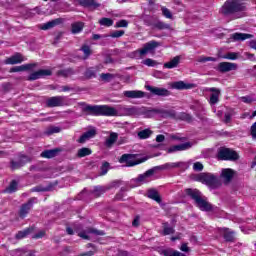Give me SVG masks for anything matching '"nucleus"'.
Masks as SVG:
<instances>
[{
    "instance_id": "obj_1",
    "label": "nucleus",
    "mask_w": 256,
    "mask_h": 256,
    "mask_svg": "<svg viewBox=\"0 0 256 256\" xmlns=\"http://www.w3.org/2000/svg\"><path fill=\"white\" fill-rule=\"evenodd\" d=\"M83 113L94 117H139L145 113V108L137 106H121L116 108L109 105H89L83 104Z\"/></svg>"
},
{
    "instance_id": "obj_2",
    "label": "nucleus",
    "mask_w": 256,
    "mask_h": 256,
    "mask_svg": "<svg viewBox=\"0 0 256 256\" xmlns=\"http://www.w3.org/2000/svg\"><path fill=\"white\" fill-rule=\"evenodd\" d=\"M245 11H247V6L245 3L239 0L226 1L222 6L220 13L224 17H232V19H241L245 17Z\"/></svg>"
},
{
    "instance_id": "obj_3",
    "label": "nucleus",
    "mask_w": 256,
    "mask_h": 256,
    "mask_svg": "<svg viewBox=\"0 0 256 256\" xmlns=\"http://www.w3.org/2000/svg\"><path fill=\"white\" fill-rule=\"evenodd\" d=\"M183 165H185V163L183 162H170L163 164L162 166H156L154 168L149 169L144 174H140L136 181L138 184L149 183V181H151L152 176L155 175V171L159 169H176L177 167H183Z\"/></svg>"
},
{
    "instance_id": "obj_4",
    "label": "nucleus",
    "mask_w": 256,
    "mask_h": 256,
    "mask_svg": "<svg viewBox=\"0 0 256 256\" xmlns=\"http://www.w3.org/2000/svg\"><path fill=\"white\" fill-rule=\"evenodd\" d=\"M187 195L193 199L201 211H213V205L209 203L197 189H187Z\"/></svg>"
},
{
    "instance_id": "obj_5",
    "label": "nucleus",
    "mask_w": 256,
    "mask_h": 256,
    "mask_svg": "<svg viewBox=\"0 0 256 256\" xmlns=\"http://www.w3.org/2000/svg\"><path fill=\"white\" fill-rule=\"evenodd\" d=\"M159 47V42L152 40L150 42H147L144 44L142 49L136 50L131 54V57L133 59H141L143 55H147V53L151 51H155Z\"/></svg>"
},
{
    "instance_id": "obj_6",
    "label": "nucleus",
    "mask_w": 256,
    "mask_h": 256,
    "mask_svg": "<svg viewBox=\"0 0 256 256\" xmlns=\"http://www.w3.org/2000/svg\"><path fill=\"white\" fill-rule=\"evenodd\" d=\"M74 230L76 231V233H78V237H81V239H91L92 235H105V232L103 231H99V230H95L93 228H86L85 230L81 229V226H75Z\"/></svg>"
},
{
    "instance_id": "obj_7",
    "label": "nucleus",
    "mask_w": 256,
    "mask_h": 256,
    "mask_svg": "<svg viewBox=\"0 0 256 256\" xmlns=\"http://www.w3.org/2000/svg\"><path fill=\"white\" fill-rule=\"evenodd\" d=\"M218 159L221 161H237L239 154L229 148H221L218 151Z\"/></svg>"
},
{
    "instance_id": "obj_8",
    "label": "nucleus",
    "mask_w": 256,
    "mask_h": 256,
    "mask_svg": "<svg viewBox=\"0 0 256 256\" xmlns=\"http://www.w3.org/2000/svg\"><path fill=\"white\" fill-rule=\"evenodd\" d=\"M202 183H205V185H208V187H211L212 189H217L219 185H221V182L219 181V177H217L215 174H203L201 176Z\"/></svg>"
},
{
    "instance_id": "obj_9",
    "label": "nucleus",
    "mask_w": 256,
    "mask_h": 256,
    "mask_svg": "<svg viewBox=\"0 0 256 256\" xmlns=\"http://www.w3.org/2000/svg\"><path fill=\"white\" fill-rule=\"evenodd\" d=\"M47 107H63L67 105V97L65 96H53L46 100Z\"/></svg>"
},
{
    "instance_id": "obj_10",
    "label": "nucleus",
    "mask_w": 256,
    "mask_h": 256,
    "mask_svg": "<svg viewBox=\"0 0 256 256\" xmlns=\"http://www.w3.org/2000/svg\"><path fill=\"white\" fill-rule=\"evenodd\" d=\"M35 203H37V198H31L28 202L23 204L19 210V217H21V219H25V217L29 215V211L33 209V205H35Z\"/></svg>"
},
{
    "instance_id": "obj_11",
    "label": "nucleus",
    "mask_w": 256,
    "mask_h": 256,
    "mask_svg": "<svg viewBox=\"0 0 256 256\" xmlns=\"http://www.w3.org/2000/svg\"><path fill=\"white\" fill-rule=\"evenodd\" d=\"M31 159L29 156L21 155L18 158L11 160L10 162V168L12 171H15L16 169H21L26 163H29Z\"/></svg>"
},
{
    "instance_id": "obj_12",
    "label": "nucleus",
    "mask_w": 256,
    "mask_h": 256,
    "mask_svg": "<svg viewBox=\"0 0 256 256\" xmlns=\"http://www.w3.org/2000/svg\"><path fill=\"white\" fill-rule=\"evenodd\" d=\"M52 75V72L50 69H40L36 72H33L29 75L28 81H37V79H41L43 77H49Z\"/></svg>"
},
{
    "instance_id": "obj_13",
    "label": "nucleus",
    "mask_w": 256,
    "mask_h": 256,
    "mask_svg": "<svg viewBox=\"0 0 256 256\" xmlns=\"http://www.w3.org/2000/svg\"><path fill=\"white\" fill-rule=\"evenodd\" d=\"M147 91H150L153 95H157L158 97H169L171 92L166 88H159L153 86H146Z\"/></svg>"
},
{
    "instance_id": "obj_14",
    "label": "nucleus",
    "mask_w": 256,
    "mask_h": 256,
    "mask_svg": "<svg viewBox=\"0 0 256 256\" xmlns=\"http://www.w3.org/2000/svg\"><path fill=\"white\" fill-rule=\"evenodd\" d=\"M220 73H229V71H237V64L233 62H221L218 64Z\"/></svg>"
},
{
    "instance_id": "obj_15",
    "label": "nucleus",
    "mask_w": 256,
    "mask_h": 256,
    "mask_svg": "<svg viewBox=\"0 0 256 256\" xmlns=\"http://www.w3.org/2000/svg\"><path fill=\"white\" fill-rule=\"evenodd\" d=\"M123 95L128 99H143V97H145V92L141 90H127L123 92Z\"/></svg>"
},
{
    "instance_id": "obj_16",
    "label": "nucleus",
    "mask_w": 256,
    "mask_h": 256,
    "mask_svg": "<svg viewBox=\"0 0 256 256\" xmlns=\"http://www.w3.org/2000/svg\"><path fill=\"white\" fill-rule=\"evenodd\" d=\"M220 235H222L225 241L233 242L235 241V232L229 228H219L218 229Z\"/></svg>"
},
{
    "instance_id": "obj_17",
    "label": "nucleus",
    "mask_w": 256,
    "mask_h": 256,
    "mask_svg": "<svg viewBox=\"0 0 256 256\" xmlns=\"http://www.w3.org/2000/svg\"><path fill=\"white\" fill-rule=\"evenodd\" d=\"M191 147H193V144H191L190 142L173 145L170 148H168V153H177V151H187V149H191Z\"/></svg>"
},
{
    "instance_id": "obj_18",
    "label": "nucleus",
    "mask_w": 256,
    "mask_h": 256,
    "mask_svg": "<svg viewBox=\"0 0 256 256\" xmlns=\"http://www.w3.org/2000/svg\"><path fill=\"white\" fill-rule=\"evenodd\" d=\"M132 154H124L120 157L119 163H125L127 167H135V165H139V162L133 160Z\"/></svg>"
},
{
    "instance_id": "obj_19",
    "label": "nucleus",
    "mask_w": 256,
    "mask_h": 256,
    "mask_svg": "<svg viewBox=\"0 0 256 256\" xmlns=\"http://www.w3.org/2000/svg\"><path fill=\"white\" fill-rule=\"evenodd\" d=\"M101 69H103V64H99L95 67L88 68L84 75H85L86 79H93V78L97 77V73H99V71H101Z\"/></svg>"
},
{
    "instance_id": "obj_20",
    "label": "nucleus",
    "mask_w": 256,
    "mask_h": 256,
    "mask_svg": "<svg viewBox=\"0 0 256 256\" xmlns=\"http://www.w3.org/2000/svg\"><path fill=\"white\" fill-rule=\"evenodd\" d=\"M209 91L212 93L209 100L210 105H217V103H219V95H221V90L217 88H210Z\"/></svg>"
},
{
    "instance_id": "obj_21",
    "label": "nucleus",
    "mask_w": 256,
    "mask_h": 256,
    "mask_svg": "<svg viewBox=\"0 0 256 256\" xmlns=\"http://www.w3.org/2000/svg\"><path fill=\"white\" fill-rule=\"evenodd\" d=\"M6 65H17V63H23V56L19 53L7 58L5 60Z\"/></svg>"
},
{
    "instance_id": "obj_22",
    "label": "nucleus",
    "mask_w": 256,
    "mask_h": 256,
    "mask_svg": "<svg viewBox=\"0 0 256 256\" xmlns=\"http://www.w3.org/2000/svg\"><path fill=\"white\" fill-rule=\"evenodd\" d=\"M231 39H233V41H246V39H253V35L236 32L231 35Z\"/></svg>"
},
{
    "instance_id": "obj_23",
    "label": "nucleus",
    "mask_w": 256,
    "mask_h": 256,
    "mask_svg": "<svg viewBox=\"0 0 256 256\" xmlns=\"http://www.w3.org/2000/svg\"><path fill=\"white\" fill-rule=\"evenodd\" d=\"M97 135V130L90 129L87 132H85L78 140L80 143H85V141H89V139H93Z\"/></svg>"
},
{
    "instance_id": "obj_24",
    "label": "nucleus",
    "mask_w": 256,
    "mask_h": 256,
    "mask_svg": "<svg viewBox=\"0 0 256 256\" xmlns=\"http://www.w3.org/2000/svg\"><path fill=\"white\" fill-rule=\"evenodd\" d=\"M235 175V172L231 168L223 169L221 172V177L224 179L225 183H229L231 179H233V176Z\"/></svg>"
},
{
    "instance_id": "obj_25",
    "label": "nucleus",
    "mask_w": 256,
    "mask_h": 256,
    "mask_svg": "<svg viewBox=\"0 0 256 256\" xmlns=\"http://www.w3.org/2000/svg\"><path fill=\"white\" fill-rule=\"evenodd\" d=\"M179 63H181V56H176L169 62H166L164 67L165 69H175V67H178Z\"/></svg>"
},
{
    "instance_id": "obj_26",
    "label": "nucleus",
    "mask_w": 256,
    "mask_h": 256,
    "mask_svg": "<svg viewBox=\"0 0 256 256\" xmlns=\"http://www.w3.org/2000/svg\"><path fill=\"white\" fill-rule=\"evenodd\" d=\"M35 66L36 64H26L22 66H15L10 69V73H19L21 71H29V69H33V67Z\"/></svg>"
},
{
    "instance_id": "obj_27",
    "label": "nucleus",
    "mask_w": 256,
    "mask_h": 256,
    "mask_svg": "<svg viewBox=\"0 0 256 256\" xmlns=\"http://www.w3.org/2000/svg\"><path fill=\"white\" fill-rule=\"evenodd\" d=\"M193 87L192 84H187L183 81H177L172 83V89H178L180 91H183V89H191Z\"/></svg>"
},
{
    "instance_id": "obj_28",
    "label": "nucleus",
    "mask_w": 256,
    "mask_h": 256,
    "mask_svg": "<svg viewBox=\"0 0 256 256\" xmlns=\"http://www.w3.org/2000/svg\"><path fill=\"white\" fill-rule=\"evenodd\" d=\"M147 197H149V199H153V201H156V203H161V196L155 189L148 190Z\"/></svg>"
},
{
    "instance_id": "obj_29",
    "label": "nucleus",
    "mask_w": 256,
    "mask_h": 256,
    "mask_svg": "<svg viewBox=\"0 0 256 256\" xmlns=\"http://www.w3.org/2000/svg\"><path fill=\"white\" fill-rule=\"evenodd\" d=\"M57 153H59V149L45 150L41 153V157L53 159V157H57Z\"/></svg>"
},
{
    "instance_id": "obj_30",
    "label": "nucleus",
    "mask_w": 256,
    "mask_h": 256,
    "mask_svg": "<svg viewBox=\"0 0 256 256\" xmlns=\"http://www.w3.org/2000/svg\"><path fill=\"white\" fill-rule=\"evenodd\" d=\"M79 3L82 7H89L91 9H97L99 7V4L95 0H79Z\"/></svg>"
},
{
    "instance_id": "obj_31",
    "label": "nucleus",
    "mask_w": 256,
    "mask_h": 256,
    "mask_svg": "<svg viewBox=\"0 0 256 256\" xmlns=\"http://www.w3.org/2000/svg\"><path fill=\"white\" fill-rule=\"evenodd\" d=\"M119 135L115 132H112L110 136L106 139L105 145L106 147H113L115 145V141H117V138Z\"/></svg>"
},
{
    "instance_id": "obj_32",
    "label": "nucleus",
    "mask_w": 256,
    "mask_h": 256,
    "mask_svg": "<svg viewBox=\"0 0 256 256\" xmlns=\"http://www.w3.org/2000/svg\"><path fill=\"white\" fill-rule=\"evenodd\" d=\"M220 57H221V59H228L229 61H237V59H239V57H241V54L239 52H229Z\"/></svg>"
},
{
    "instance_id": "obj_33",
    "label": "nucleus",
    "mask_w": 256,
    "mask_h": 256,
    "mask_svg": "<svg viewBox=\"0 0 256 256\" xmlns=\"http://www.w3.org/2000/svg\"><path fill=\"white\" fill-rule=\"evenodd\" d=\"M59 23H61V20L56 19V20H52L50 22H47L45 24L41 25V29L43 31H47V29H53V27H55L56 25H59Z\"/></svg>"
},
{
    "instance_id": "obj_34",
    "label": "nucleus",
    "mask_w": 256,
    "mask_h": 256,
    "mask_svg": "<svg viewBox=\"0 0 256 256\" xmlns=\"http://www.w3.org/2000/svg\"><path fill=\"white\" fill-rule=\"evenodd\" d=\"M162 255L164 256H187L186 254H183L177 250L173 249H165L162 251Z\"/></svg>"
},
{
    "instance_id": "obj_35",
    "label": "nucleus",
    "mask_w": 256,
    "mask_h": 256,
    "mask_svg": "<svg viewBox=\"0 0 256 256\" xmlns=\"http://www.w3.org/2000/svg\"><path fill=\"white\" fill-rule=\"evenodd\" d=\"M71 27V31L74 35L81 33L83 31V22H74Z\"/></svg>"
},
{
    "instance_id": "obj_36",
    "label": "nucleus",
    "mask_w": 256,
    "mask_h": 256,
    "mask_svg": "<svg viewBox=\"0 0 256 256\" xmlns=\"http://www.w3.org/2000/svg\"><path fill=\"white\" fill-rule=\"evenodd\" d=\"M153 28L163 31L164 29H171V25H169L163 21H157L156 23L153 24Z\"/></svg>"
},
{
    "instance_id": "obj_37",
    "label": "nucleus",
    "mask_w": 256,
    "mask_h": 256,
    "mask_svg": "<svg viewBox=\"0 0 256 256\" xmlns=\"http://www.w3.org/2000/svg\"><path fill=\"white\" fill-rule=\"evenodd\" d=\"M175 233V229L169 225V223H163V231L162 235H173Z\"/></svg>"
},
{
    "instance_id": "obj_38",
    "label": "nucleus",
    "mask_w": 256,
    "mask_h": 256,
    "mask_svg": "<svg viewBox=\"0 0 256 256\" xmlns=\"http://www.w3.org/2000/svg\"><path fill=\"white\" fill-rule=\"evenodd\" d=\"M91 153H93V151H91L89 148H80L77 151V157L81 159L83 157H88V155H91Z\"/></svg>"
},
{
    "instance_id": "obj_39",
    "label": "nucleus",
    "mask_w": 256,
    "mask_h": 256,
    "mask_svg": "<svg viewBox=\"0 0 256 256\" xmlns=\"http://www.w3.org/2000/svg\"><path fill=\"white\" fill-rule=\"evenodd\" d=\"M151 135H153V131H151V129H144L138 132V137L140 139H149Z\"/></svg>"
},
{
    "instance_id": "obj_40",
    "label": "nucleus",
    "mask_w": 256,
    "mask_h": 256,
    "mask_svg": "<svg viewBox=\"0 0 256 256\" xmlns=\"http://www.w3.org/2000/svg\"><path fill=\"white\" fill-rule=\"evenodd\" d=\"M105 187L103 186H95L94 189L92 190V195L95 197H101L103 193H105Z\"/></svg>"
},
{
    "instance_id": "obj_41",
    "label": "nucleus",
    "mask_w": 256,
    "mask_h": 256,
    "mask_svg": "<svg viewBox=\"0 0 256 256\" xmlns=\"http://www.w3.org/2000/svg\"><path fill=\"white\" fill-rule=\"evenodd\" d=\"M80 51H82L84 53V56L82 57V59H89V57L91 56V47L84 45L81 47Z\"/></svg>"
},
{
    "instance_id": "obj_42",
    "label": "nucleus",
    "mask_w": 256,
    "mask_h": 256,
    "mask_svg": "<svg viewBox=\"0 0 256 256\" xmlns=\"http://www.w3.org/2000/svg\"><path fill=\"white\" fill-rule=\"evenodd\" d=\"M99 24L102 27H112L113 19H111V18H102V19L99 20Z\"/></svg>"
},
{
    "instance_id": "obj_43",
    "label": "nucleus",
    "mask_w": 256,
    "mask_h": 256,
    "mask_svg": "<svg viewBox=\"0 0 256 256\" xmlns=\"http://www.w3.org/2000/svg\"><path fill=\"white\" fill-rule=\"evenodd\" d=\"M31 231H33V229H31V228H27L23 231H19L16 234V239H25V237H27V235H29V233H31Z\"/></svg>"
},
{
    "instance_id": "obj_44",
    "label": "nucleus",
    "mask_w": 256,
    "mask_h": 256,
    "mask_svg": "<svg viewBox=\"0 0 256 256\" xmlns=\"http://www.w3.org/2000/svg\"><path fill=\"white\" fill-rule=\"evenodd\" d=\"M17 181H12L10 185L5 189V193H15L17 191Z\"/></svg>"
},
{
    "instance_id": "obj_45",
    "label": "nucleus",
    "mask_w": 256,
    "mask_h": 256,
    "mask_svg": "<svg viewBox=\"0 0 256 256\" xmlns=\"http://www.w3.org/2000/svg\"><path fill=\"white\" fill-rule=\"evenodd\" d=\"M60 132H61V128L57 126H51L46 129L45 135H53L54 133H60Z\"/></svg>"
},
{
    "instance_id": "obj_46",
    "label": "nucleus",
    "mask_w": 256,
    "mask_h": 256,
    "mask_svg": "<svg viewBox=\"0 0 256 256\" xmlns=\"http://www.w3.org/2000/svg\"><path fill=\"white\" fill-rule=\"evenodd\" d=\"M143 65H146V67H157V65H159V63H157V61L151 59V58H147L145 60L142 61Z\"/></svg>"
},
{
    "instance_id": "obj_47",
    "label": "nucleus",
    "mask_w": 256,
    "mask_h": 256,
    "mask_svg": "<svg viewBox=\"0 0 256 256\" xmlns=\"http://www.w3.org/2000/svg\"><path fill=\"white\" fill-rule=\"evenodd\" d=\"M162 15L166 19H173V13L167 7H161Z\"/></svg>"
},
{
    "instance_id": "obj_48",
    "label": "nucleus",
    "mask_w": 256,
    "mask_h": 256,
    "mask_svg": "<svg viewBox=\"0 0 256 256\" xmlns=\"http://www.w3.org/2000/svg\"><path fill=\"white\" fill-rule=\"evenodd\" d=\"M100 78L102 79V81H106V83H109V81H111V79H115V75H113L111 73H102L100 75Z\"/></svg>"
},
{
    "instance_id": "obj_49",
    "label": "nucleus",
    "mask_w": 256,
    "mask_h": 256,
    "mask_svg": "<svg viewBox=\"0 0 256 256\" xmlns=\"http://www.w3.org/2000/svg\"><path fill=\"white\" fill-rule=\"evenodd\" d=\"M125 35V31L123 30H116L112 32L109 37H112L113 39H119V37H123Z\"/></svg>"
},
{
    "instance_id": "obj_50",
    "label": "nucleus",
    "mask_w": 256,
    "mask_h": 256,
    "mask_svg": "<svg viewBox=\"0 0 256 256\" xmlns=\"http://www.w3.org/2000/svg\"><path fill=\"white\" fill-rule=\"evenodd\" d=\"M109 171V162H104L101 166V172L100 175H107V172Z\"/></svg>"
},
{
    "instance_id": "obj_51",
    "label": "nucleus",
    "mask_w": 256,
    "mask_h": 256,
    "mask_svg": "<svg viewBox=\"0 0 256 256\" xmlns=\"http://www.w3.org/2000/svg\"><path fill=\"white\" fill-rule=\"evenodd\" d=\"M115 27L117 29H119L121 27H129V22L127 20H120V21L116 22Z\"/></svg>"
},
{
    "instance_id": "obj_52",
    "label": "nucleus",
    "mask_w": 256,
    "mask_h": 256,
    "mask_svg": "<svg viewBox=\"0 0 256 256\" xmlns=\"http://www.w3.org/2000/svg\"><path fill=\"white\" fill-rule=\"evenodd\" d=\"M16 253L18 254V256H35V252H33V251L22 252L21 250H17Z\"/></svg>"
},
{
    "instance_id": "obj_53",
    "label": "nucleus",
    "mask_w": 256,
    "mask_h": 256,
    "mask_svg": "<svg viewBox=\"0 0 256 256\" xmlns=\"http://www.w3.org/2000/svg\"><path fill=\"white\" fill-rule=\"evenodd\" d=\"M198 61L199 63H207V61H217V58L201 56Z\"/></svg>"
},
{
    "instance_id": "obj_54",
    "label": "nucleus",
    "mask_w": 256,
    "mask_h": 256,
    "mask_svg": "<svg viewBox=\"0 0 256 256\" xmlns=\"http://www.w3.org/2000/svg\"><path fill=\"white\" fill-rule=\"evenodd\" d=\"M163 117H170L173 119L176 117V113L174 110H167L164 112Z\"/></svg>"
},
{
    "instance_id": "obj_55",
    "label": "nucleus",
    "mask_w": 256,
    "mask_h": 256,
    "mask_svg": "<svg viewBox=\"0 0 256 256\" xmlns=\"http://www.w3.org/2000/svg\"><path fill=\"white\" fill-rule=\"evenodd\" d=\"M60 75H63L64 77H69V75H73V70L72 69L62 70L60 72Z\"/></svg>"
},
{
    "instance_id": "obj_56",
    "label": "nucleus",
    "mask_w": 256,
    "mask_h": 256,
    "mask_svg": "<svg viewBox=\"0 0 256 256\" xmlns=\"http://www.w3.org/2000/svg\"><path fill=\"white\" fill-rule=\"evenodd\" d=\"M193 169L195 171H201L203 169V164L201 162H196L193 164Z\"/></svg>"
},
{
    "instance_id": "obj_57",
    "label": "nucleus",
    "mask_w": 256,
    "mask_h": 256,
    "mask_svg": "<svg viewBox=\"0 0 256 256\" xmlns=\"http://www.w3.org/2000/svg\"><path fill=\"white\" fill-rule=\"evenodd\" d=\"M245 59H249V61H255V54L249 53V52H245L244 53Z\"/></svg>"
},
{
    "instance_id": "obj_58",
    "label": "nucleus",
    "mask_w": 256,
    "mask_h": 256,
    "mask_svg": "<svg viewBox=\"0 0 256 256\" xmlns=\"http://www.w3.org/2000/svg\"><path fill=\"white\" fill-rule=\"evenodd\" d=\"M45 237V231L41 230L33 236V239H43Z\"/></svg>"
},
{
    "instance_id": "obj_59",
    "label": "nucleus",
    "mask_w": 256,
    "mask_h": 256,
    "mask_svg": "<svg viewBox=\"0 0 256 256\" xmlns=\"http://www.w3.org/2000/svg\"><path fill=\"white\" fill-rule=\"evenodd\" d=\"M180 251H183L184 253H189L191 249L189 248V246H187V243H183L180 247Z\"/></svg>"
},
{
    "instance_id": "obj_60",
    "label": "nucleus",
    "mask_w": 256,
    "mask_h": 256,
    "mask_svg": "<svg viewBox=\"0 0 256 256\" xmlns=\"http://www.w3.org/2000/svg\"><path fill=\"white\" fill-rule=\"evenodd\" d=\"M231 117H233V114H231V113H226L225 115H224V123H231Z\"/></svg>"
},
{
    "instance_id": "obj_61",
    "label": "nucleus",
    "mask_w": 256,
    "mask_h": 256,
    "mask_svg": "<svg viewBox=\"0 0 256 256\" xmlns=\"http://www.w3.org/2000/svg\"><path fill=\"white\" fill-rule=\"evenodd\" d=\"M251 136L253 139H256V122L251 126Z\"/></svg>"
},
{
    "instance_id": "obj_62",
    "label": "nucleus",
    "mask_w": 256,
    "mask_h": 256,
    "mask_svg": "<svg viewBox=\"0 0 256 256\" xmlns=\"http://www.w3.org/2000/svg\"><path fill=\"white\" fill-rule=\"evenodd\" d=\"M242 103H252L253 102V99H251L250 96H243L240 98Z\"/></svg>"
},
{
    "instance_id": "obj_63",
    "label": "nucleus",
    "mask_w": 256,
    "mask_h": 256,
    "mask_svg": "<svg viewBox=\"0 0 256 256\" xmlns=\"http://www.w3.org/2000/svg\"><path fill=\"white\" fill-rule=\"evenodd\" d=\"M249 47H251V49H255L256 50V40H251L249 42Z\"/></svg>"
},
{
    "instance_id": "obj_64",
    "label": "nucleus",
    "mask_w": 256,
    "mask_h": 256,
    "mask_svg": "<svg viewBox=\"0 0 256 256\" xmlns=\"http://www.w3.org/2000/svg\"><path fill=\"white\" fill-rule=\"evenodd\" d=\"M95 249L93 250V251H88V252H86V253H82V256H93V255H95Z\"/></svg>"
}]
</instances>
